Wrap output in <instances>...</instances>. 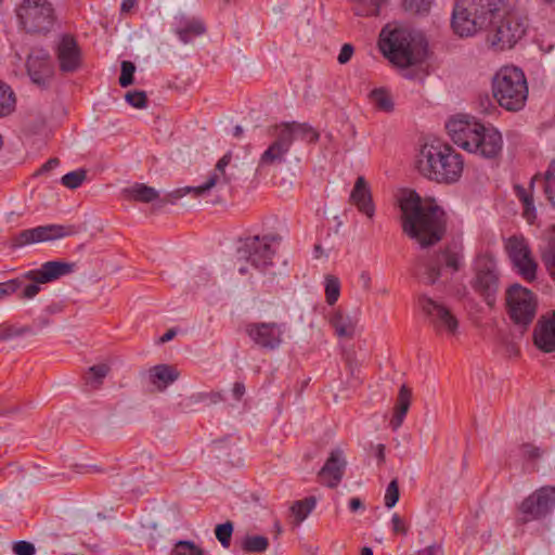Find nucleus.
Segmentation results:
<instances>
[{
	"label": "nucleus",
	"mask_w": 555,
	"mask_h": 555,
	"mask_svg": "<svg viewBox=\"0 0 555 555\" xmlns=\"http://www.w3.org/2000/svg\"><path fill=\"white\" fill-rule=\"evenodd\" d=\"M403 232L418 243H438L447 231V215L435 202H424L414 190L398 198Z\"/></svg>",
	"instance_id": "obj_1"
},
{
	"label": "nucleus",
	"mask_w": 555,
	"mask_h": 555,
	"mask_svg": "<svg viewBox=\"0 0 555 555\" xmlns=\"http://www.w3.org/2000/svg\"><path fill=\"white\" fill-rule=\"evenodd\" d=\"M378 47L390 63L401 68L421 63L427 53V42L422 34L391 24L382 29Z\"/></svg>",
	"instance_id": "obj_2"
},
{
	"label": "nucleus",
	"mask_w": 555,
	"mask_h": 555,
	"mask_svg": "<svg viewBox=\"0 0 555 555\" xmlns=\"http://www.w3.org/2000/svg\"><path fill=\"white\" fill-rule=\"evenodd\" d=\"M415 168L431 181L451 184L462 177L464 162L449 144L426 143L416 155Z\"/></svg>",
	"instance_id": "obj_3"
},
{
	"label": "nucleus",
	"mask_w": 555,
	"mask_h": 555,
	"mask_svg": "<svg viewBox=\"0 0 555 555\" xmlns=\"http://www.w3.org/2000/svg\"><path fill=\"white\" fill-rule=\"evenodd\" d=\"M273 138L267 150L260 155L257 171L286 163L292 145L296 139L315 143L320 133L307 122L285 121L269 128Z\"/></svg>",
	"instance_id": "obj_4"
},
{
	"label": "nucleus",
	"mask_w": 555,
	"mask_h": 555,
	"mask_svg": "<svg viewBox=\"0 0 555 555\" xmlns=\"http://www.w3.org/2000/svg\"><path fill=\"white\" fill-rule=\"evenodd\" d=\"M462 245H421L415 263V275L420 282L434 285L444 269L452 274L464 266Z\"/></svg>",
	"instance_id": "obj_5"
},
{
	"label": "nucleus",
	"mask_w": 555,
	"mask_h": 555,
	"mask_svg": "<svg viewBox=\"0 0 555 555\" xmlns=\"http://www.w3.org/2000/svg\"><path fill=\"white\" fill-rule=\"evenodd\" d=\"M513 0H459L452 14V28L460 37H473L488 27L498 11Z\"/></svg>",
	"instance_id": "obj_6"
},
{
	"label": "nucleus",
	"mask_w": 555,
	"mask_h": 555,
	"mask_svg": "<svg viewBox=\"0 0 555 555\" xmlns=\"http://www.w3.org/2000/svg\"><path fill=\"white\" fill-rule=\"evenodd\" d=\"M518 0L498 11L491 21L487 43L495 51L514 48L526 35L528 18L517 10Z\"/></svg>",
	"instance_id": "obj_7"
},
{
	"label": "nucleus",
	"mask_w": 555,
	"mask_h": 555,
	"mask_svg": "<svg viewBox=\"0 0 555 555\" xmlns=\"http://www.w3.org/2000/svg\"><path fill=\"white\" fill-rule=\"evenodd\" d=\"M492 94L504 109L521 111L529 94L525 73L516 66L501 67L492 78Z\"/></svg>",
	"instance_id": "obj_8"
},
{
	"label": "nucleus",
	"mask_w": 555,
	"mask_h": 555,
	"mask_svg": "<svg viewBox=\"0 0 555 555\" xmlns=\"http://www.w3.org/2000/svg\"><path fill=\"white\" fill-rule=\"evenodd\" d=\"M417 304L438 337L454 340L460 335V320L450 307L427 295H420Z\"/></svg>",
	"instance_id": "obj_9"
},
{
	"label": "nucleus",
	"mask_w": 555,
	"mask_h": 555,
	"mask_svg": "<svg viewBox=\"0 0 555 555\" xmlns=\"http://www.w3.org/2000/svg\"><path fill=\"white\" fill-rule=\"evenodd\" d=\"M15 13L23 28L31 34H47L55 22L54 9L49 0H22Z\"/></svg>",
	"instance_id": "obj_10"
},
{
	"label": "nucleus",
	"mask_w": 555,
	"mask_h": 555,
	"mask_svg": "<svg viewBox=\"0 0 555 555\" xmlns=\"http://www.w3.org/2000/svg\"><path fill=\"white\" fill-rule=\"evenodd\" d=\"M506 306L509 318L519 325L532 322L537 312V298L528 288L514 284L506 292Z\"/></svg>",
	"instance_id": "obj_11"
},
{
	"label": "nucleus",
	"mask_w": 555,
	"mask_h": 555,
	"mask_svg": "<svg viewBox=\"0 0 555 555\" xmlns=\"http://www.w3.org/2000/svg\"><path fill=\"white\" fill-rule=\"evenodd\" d=\"M73 263L62 262V261H48L44 262L39 269L27 271L20 278L23 280H28L31 283L26 285L23 288L21 294V298L31 299L39 292V284H46L52 282L63 275H66L73 271Z\"/></svg>",
	"instance_id": "obj_12"
},
{
	"label": "nucleus",
	"mask_w": 555,
	"mask_h": 555,
	"mask_svg": "<svg viewBox=\"0 0 555 555\" xmlns=\"http://www.w3.org/2000/svg\"><path fill=\"white\" fill-rule=\"evenodd\" d=\"M473 289L490 304V298L499 289V272L492 256L480 255L475 260V276L470 282Z\"/></svg>",
	"instance_id": "obj_13"
},
{
	"label": "nucleus",
	"mask_w": 555,
	"mask_h": 555,
	"mask_svg": "<svg viewBox=\"0 0 555 555\" xmlns=\"http://www.w3.org/2000/svg\"><path fill=\"white\" fill-rule=\"evenodd\" d=\"M555 506V486L537 489L519 504L521 522L545 517Z\"/></svg>",
	"instance_id": "obj_14"
},
{
	"label": "nucleus",
	"mask_w": 555,
	"mask_h": 555,
	"mask_svg": "<svg viewBox=\"0 0 555 555\" xmlns=\"http://www.w3.org/2000/svg\"><path fill=\"white\" fill-rule=\"evenodd\" d=\"M446 128L452 142L469 152L472 147L477 146L475 142L479 138L478 133L482 129V124L475 118L459 115L451 118Z\"/></svg>",
	"instance_id": "obj_15"
},
{
	"label": "nucleus",
	"mask_w": 555,
	"mask_h": 555,
	"mask_svg": "<svg viewBox=\"0 0 555 555\" xmlns=\"http://www.w3.org/2000/svg\"><path fill=\"white\" fill-rule=\"evenodd\" d=\"M27 74L33 83L38 87H47L54 75V67L48 51L33 49L26 62Z\"/></svg>",
	"instance_id": "obj_16"
},
{
	"label": "nucleus",
	"mask_w": 555,
	"mask_h": 555,
	"mask_svg": "<svg viewBox=\"0 0 555 555\" xmlns=\"http://www.w3.org/2000/svg\"><path fill=\"white\" fill-rule=\"evenodd\" d=\"M232 160V152H227L216 164L214 171L209 175L207 181L198 186H186L175 191L176 197H182L188 193H194L195 196H202L210 191L217 184H229L232 177L227 173L225 168Z\"/></svg>",
	"instance_id": "obj_17"
},
{
	"label": "nucleus",
	"mask_w": 555,
	"mask_h": 555,
	"mask_svg": "<svg viewBox=\"0 0 555 555\" xmlns=\"http://www.w3.org/2000/svg\"><path fill=\"white\" fill-rule=\"evenodd\" d=\"M246 334L258 346L275 349L282 344L281 325L274 322H255L246 325Z\"/></svg>",
	"instance_id": "obj_18"
},
{
	"label": "nucleus",
	"mask_w": 555,
	"mask_h": 555,
	"mask_svg": "<svg viewBox=\"0 0 555 555\" xmlns=\"http://www.w3.org/2000/svg\"><path fill=\"white\" fill-rule=\"evenodd\" d=\"M75 233L74 227L49 224L22 231L13 243H46L67 238Z\"/></svg>",
	"instance_id": "obj_19"
},
{
	"label": "nucleus",
	"mask_w": 555,
	"mask_h": 555,
	"mask_svg": "<svg viewBox=\"0 0 555 555\" xmlns=\"http://www.w3.org/2000/svg\"><path fill=\"white\" fill-rule=\"evenodd\" d=\"M55 54L62 73L77 72L82 65L80 48L76 39L69 35L62 36Z\"/></svg>",
	"instance_id": "obj_20"
},
{
	"label": "nucleus",
	"mask_w": 555,
	"mask_h": 555,
	"mask_svg": "<svg viewBox=\"0 0 555 555\" xmlns=\"http://www.w3.org/2000/svg\"><path fill=\"white\" fill-rule=\"evenodd\" d=\"M508 256L518 274L528 282L537 278L538 263L528 245H508Z\"/></svg>",
	"instance_id": "obj_21"
},
{
	"label": "nucleus",
	"mask_w": 555,
	"mask_h": 555,
	"mask_svg": "<svg viewBox=\"0 0 555 555\" xmlns=\"http://www.w3.org/2000/svg\"><path fill=\"white\" fill-rule=\"evenodd\" d=\"M478 139L476 140V147H472L469 153L479 154L485 158H495L498 157L503 149V138L501 132L494 128L493 126H483L482 129L478 133Z\"/></svg>",
	"instance_id": "obj_22"
},
{
	"label": "nucleus",
	"mask_w": 555,
	"mask_h": 555,
	"mask_svg": "<svg viewBox=\"0 0 555 555\" xmlns=\"http://www.w3.org/2000/svg\"><path fill=\"white\" fill-rule=\"evenodd\" d=\"M346 461L343 451L339 449L333 450L319 472L321 482L328 488L337 487L343 479Z\"/></svg>",
	"instance_id": "obj_23"
},
{
	"label": "nucleus",
	"mask_w": 555,
	"mask_h": 555,
	"mask_svg": "<svg viewBox=\"0 0 555 555\" xmlns=\"http://www.w3.org/2000/svg\"><path fill=\"white\" fill-rule=\"evenodd\" d=\"M349 201L354 205L359 212L369 219L375 215V205L373 202L371 188L364 177L359 176L350 193Z\"/></svg>",
	"instance_id": "obj_24"
},
{
	"label": "nucleus",
	"mask_w": 555,
	"mask_h": 555,
	"mask_svg": "<svg viewBox=\"0 0 555 555\" xmlns=\"http://www.w3.org/2000/svg\"><path fill=\"white\" fill-rule=\"evenodd\" d=\"M533 341L543 352L555 350V310L538 321L533 331Z\"/></svg>",
	"instance_id": "obj_25"
},
{
	"label": "nucleus",
	"mask_w": 555,
	"mask_h": 555,
	"mask_svg": "<svg viewBox=\"0 0 555 555\" xmlns=\"http://www.w3.org/2000/svg\"><path fill=\"white\" fill-rule=\"evenodd\" d=\"M330 323L339 338L351 339L356 334L358 319L337 309L331 314Z\"/></svg>",
	"instance_id": "obj_26"
},
{
	"label": "nucleus",
	"mask_w": 555,
	"mask_h": 555,
	"mask_svg": "<svg viewBox=\"0 0 555 555\" xmlns=\"http://www.w3.org/2000/svg\"><path fill=\"white\" fill-rule=\"evenodd\" d=\"M412 390L405 385H401L393 406V416L390 420V426L397 430L403 423L404 417L411 406Z\"/></svg>",
	"instance_id": "obj_27"
},
{
	"label": "nucleus",
	"mask_w": 555,
	"mask_h": 555,
	"mask_svg": "<svg viewBox=\"0 0 555 555\" xmlns=\"http://www.w3.org/2000/svg\"><path fill=\"white\" fill-rule=\"evenodd\" d=\"M179 372L171 365L158 364L150 370L151 383L158 389L165 390L168 385L177 380Z\"/></svg>",
	"instance_id": "obj_28"
},
{
	"label": "nucleus",
	"mask_w": 555,
	"mask_h": 555,
	"mask_svg": "<svg viewBox=\"0 0 555 555\" xmlns=\"http://www.w3.org/2000/svg\"><path fill=\"white\" fill-rule=\"evenodd\" d=\"M539 179H540V176L535 175L531 179V182H530V185L528 189H526L519 184H516L514 186L516 196L522 203V206H524L522 215L529 223H532L537 218V210L533 206V199H532V188H533L534 182Z\"/></svg>",
	"instance_id": "obj_29"
},
{
	"label": "nucleus",
	"mask_w": 555,
	"mask_h": 555,
	"mask_svg": "<svg viewBox=\"0 0 555 555\" xmlns=\"http://www.w3.org/2000/svg\"><path fill=\"white\" fill-rule=\"evenodd\" d=\"M206 27L201 20H188L184 25L177 28L176 34L183 43H189L194 37L205 34Z\"/></svg>",
	"instance_id": "obj_30"
},
{
	"label": "nucleus",
	"mask_w": 555,
	"mask_h": 555,
	"mask_svg": "<svg viewBox=\"0 0 555 555\" xmlns=\"http://www.w3.org/2000/svg\"><path fill=\"white\" fill-rule=\"evenodd\" d=\"M315 503L317 500L314 496H309L293 503L291 506V513L295 517L296 525H299L308 517L314 508Z\"/></svg>",
	"instance_id": "obj_31"
},
{
	"label": "nucleus",
	"mask_w": 555,
	"mask_h": 555,
	"mask_svg": "<svg viewBox=\"0 0 555 555\" xmlns=\"http://www.w3.org/2000/svg\"><path fill=\"white\" fill-rule=\"evenodd\" d=\"M353 4V12L358 16L378 15L385 0H349Z\"/></svg>",
	"instance_id": "obj_32"
},
{
	"label": "nucleus",
	"mask_w": 555,
	"mask_h": 555,
	"mask_svg": "<svg viewBox=\"0 0 555 555\" xmlns=\"http://www.w3.org/2000/svg\"><path fill=\"white\" fill-rule=\"evenodd\" d=\"M111 366L107 363L92 365L86 373V383L92 388L98 389L103 384V379L107 376Z\"/></svg>",
	"instance_id": "obj_33"
},
{
	"label": "nucleus",
	"mask_w": 555,
	"mask_h": 555,
	"mask_svg": "<svg viewBox=\"0 0 555 555\" xmlns=\"http://www.w3.org/2000/svg\"><path fill=\"white\" fill-rule=\"evenodd\" d=\"M370 100H371L372 104L379 111L387 112V113L393 111L392 96L384 88H378V89L372 90L370 93Z\"/></svg>",
	"instance_id": "obj_34"
},
{
	"label": "nucleus",
	"mask_w": 555,
	"mask_h": 555,
	"mask_svg": "<svg viewBox=\"0 0 555 555\" xmlns=\"http://www.w3.org/2000/svg\"><path fill=\"white\" fill-rule=\"evenodd\" d=\"M129 193L134 201L142 203H151L158 197V192L145 184H135L129 190Z\"/></svg>",
	"instance_id": "obj_35"
},
{
	"label": "nucleus",
	"mask_w": 555,
	"mask_h": 555,
	"mask_svg": "<svg viewBox=\"0 0 555 555\" xmlns=\"http://www.w3.org/2000/svg\"><path fill=\"white\" fill-rule=\"evenodd\" d=\"M269 546V541L263 535H246L242 541V548L247 553H262Z\"/></svg>",
	"instance_id": "obj_36"
},
{
	"label": "nucleus",
	"mask_w": 555,
	"mask_h": 555,
	"mask_svg": "<svg viewBox=\"0 0 555 555\" xmlns=\"http://www.w3.org/2000/svg\"><path fill=\"white\" fill-rule=\"evenodd\" d=\"M543 182L546 198L555 207V158L548 165L543 176Z\"/></svg>",
	"instance_id": "obj_37"
},
{
	"label": "nucleus",
	"mask_w": 555,
	"mask_h": 555,
	"mask_svg": "<svg viewBox=\"0 0 555 555\" xmlns=\"http://www.w3.org/2000/svg\"><path fill=\"white\" fill-rule=\"evenodd\" d=\"M15 104L14 94L9 86L0 81V116L10 114Z\"/></svg>",
	"instance_id": "obj_38"
},
{
	"label": "nucleus",
	"mask_w": 555,
	"mask_h": 555,
	"mask_svg": "<svg viewBox=\"0 0 555 555\" xmlns=\"http://www.w3.org/2000/svg\"><path fill=\"white\" fill-rule=\"evenodd\" d=\"M285 237L278 232H270L262 236L259 234H249L244 233L235 238L237 243H258L263 241V243H275L279 241H283Z\"/></svg>",
	"instance_id": "obj_39"
},
{
	"label": "nucleus",
	"mask_w": 555,
	"mask_h": 555,
	"mask_svg": "<svg viewBox=\"0 0 555 555\" xmlns=\"http://www.w3.org/2000/svg\"><path fill=\"white\" fill-rule=\"evenodd\" d=\"M340 295L339 280L334 275L325 276V299L328 305H334Z\"/></svg>",
	"instance_id": "obj_40"
},
{
	"label": "nucleus",
	"mask_w": 555,
	"mask_h": 555,
	"mask_svg": "<svg viewBox=\"0 0 555 555\" xmlns=\"http://www.w3.org/2000/svg\"><path fill=\"white\" fill-rule=\"evenodd\" d=\"M87 179V171L85 169H78L64 175L61 182L64 186L70 190L79 188Z\"/></svg>",
	"instance_id": "obj_41"
},
{
	"label": "nucleus",
	"mask_w": 555,
	"mask_h": 555,
	"mask_svg": "<svg viewBox=\"0 0 555 555\" xmlns=\"http://www.w3.org/2000/svg\"><path fill=\"white\" fill-rule=\"evenodd\" d=\"M543 450L530 442L522 443L519 447V455L524 461L534 463L543 456Z\"/></svg>",
	"instance_id": "obj_42"
},
{
	"label": "nucleus",
	"mask_w": 555,
	"mask_h": 555,
	"mask_svg": "<svg viewBox=\"0 0 555 555\" xmlns=\"http://www.w3.org/2000/svg\"><path fill=\"white\" fill-rule=\"evenodd\" d=\"M232 532L233 524L231 521L218 525L215 530L216 537L223 547H229Z\"/></svg>",
	"instance_id": "obj_43"
},
{
	"label": "nucleus",
	"mask_w": 555,
	"mask_h": 555,
	"mask_svg": "<svg viewBox=\"0 0 555 555\" xmlns=\"http://www.w3.org/2000/svg\"><path fill=\"white\" fill-rule=\"evenodd\" d=\"M175 555H204L203 550L191 541H179L175 545Z\"/></svg>",
	"instance_id": "obj_44"
},
{
	"label": "nucleus",
	"mask_w": 555,
	"mask_h": 555,
	"mask_svg": "<svg viewBox=\"0 0 555 555\" xmlns=\"http://www.w3.org/2000/svg\"><path fill=\"white\" fill-rule=\"evenodd\" d=\"M399 496H400V492H399V482H398V479L395 478L392 479L387 489H386V493H385V505L388 507V508H391L393 507L398 501H399Z\"/></svg>",
	"instance_id": "obj_45"
},
{
	"label": "nucleus",
	"mask_w": 555,
	"mask_h": 555,
	"mask_svg": "<svg viewBox=\"0 0 555 555\" xmlns=\"http://www.w3.org/2000/svg\"><path fill=\"white\" fill-rule=\"evenodd\" d=\"M135 72V66L130 61L121 62V74L119 77V83L121 87L126 88L133 83V74Z\"/></svg>",
	"instance_id": "obj_46"
},
{
	"label": "nucleus",
	"mask_w": 555,
	"mask_h": 555,
	"mask_svg": "<svg viewBox=\"0 0 555 555\" xmlns=\"http://www.w3.org/2000/svg\"><path fill=\"white\" fill-rule=\"evenodd\" d=\"M26 332V328L16 327L9 323H2L0 324V340H9L14 337L21 336Z\"/></svg>",
	"instance_id": "obj_47"
},
{
	"label": "nucleus",
	"mask_w": 555,
	"mask_h": 555,
	"mask_svg": "<svg viewBox=\"0 0 555 555\" xmlns=\"http://www.w3.org/2000/svg\"><path fill=\"white\" fill-rule=\"evenodd\" d=\"M431 0H402V5L406 11L423 13L429 10Z\"/></svg>",
	"instance_id": "obj_48"
},
{
	"label": "nucleus",
	"mask_w": 555,
	"mask_h": 555,
	"mask_svg": "<svg viewBox=\"0 0 555 555\" xmlns=\"http://www.w3.org/2000/svg\"><path fill=\"white\" fill-rule=\"evenodd\" d=\"M126 101L135 108H144L147 104L144 91H130L125 95Z\"/></svg>",
	"instance_id": "obj_49"
},
{
	"label": "nucleus",
	"mask_w": 555,
	"mask_h": 555,
	"mask_svg": "<svg viewBox=\"0 0 555 555\" xmlns=\"http://www.w3.org/2000/svg\"><path fill=\"white\" fill-rule=\"evenodd\" d=\"M542 260L550 275L555 279V245H548L542 253Z\"/></svg>",
	"instance_id": "obj_50"
},
{
	"label": "nucleus",
	"mask_w": 555,
	"mask_h": 555,
	"mask_svg": "<svg viewBox=\"0 0 555 555\" xmlns=\"http://www.w3.org/2000/svg\"><path fill=\"white\" fill-rule=\"evenodd\" d=\"M22 287V281L20 279H13L3 283H0V300L5 296L16 293Z\"/></svg>",
	"instance_id": "obj_51"
},
{
	"label": "nucleus",
	"mask_w": 555,
	"mask_h": 555,
	"mask_svg": "<svg viewBox=\"0 0 555 555\" xmlns=\"http://www.w3.org/2000/svg\"><path fill=\"white\" fill-rule=\"evenodd\" d=\"M12 550L15 555H35V545L28 541H17L13 543Z\"/></svg>",
	"instance_id": "obj_52"
},
{
	"label": "nucleus",
	"mask_w": 555,
	"mask_h": 555,
	"mask_svg": "<svg viewBox=\"0 0 555 555\" xmlns=\"http://www.w3.org/2000/svg\"><path fill=\"white\" fill-rule=\"evenodd\" d=\"M392 530L395 533L405 535L408 533L409 527L406 522L398 515L393 514L391 518Z\"/></svg>",
	"instance_id": "obj_53"
},
{
	"label": "nucleus",
	"mask_w": 555,
	"mask_h": 555,
	"mask_svg": "<svg viewBox=\"0 0 555 555\" xmlns=\"http://www.w3.org/2000/svg\"><path fill=\"white\" fill-rule=\"evenodd\" d=\"M353 54V47L349 43H345L338 54L337 61L339 64H346L350 61Z\"/></svg>",
	"instance_id": "obj_54"
},
{
	"label": "nucleus",
	"mask_w": 555,
	"mask_h": 555,
	"mask_svg": "<svg viewBox=\"0 0 555 555\" xmlns=\"http://www.w3.org/2000/svg\"><path fill=\"white\" fill-rule=\"evenodd\" d=\"M60 165V159L56 157L50 158L47 163H44L39 170L35 173L36 176L48 173L49 171L55 169Z\"/></svg>",
	"instance_id": "obj_55"
},
{
	"label": "nucleus",
	"mask_w": 555,
	"mask_h": 555,
	"mask_svg": "<svg viewBox=\"0 0 555 555\" xmlns=\"http://www.w3.org/2000/svg\"><path fill=\"white\" fill-rule=\"evenodd\" d=\"M233 395L234 397L240 400L244 393H245V386L242 383H235L233 386Z\"/></svg>",
	"instance_id": "obj_56"
},
{
	"label": "nucleus",
	"mask_w": 555,
	"mask_h": 555,
	"mask_svg": "<svg viewBox=\"0 0 555 555\" xmlns=\"http://www.w3.org/2000/svg\"><path fill=\"white\" fill-rule=\"evenodd\" d=\"M349 507H350V509L352 512H357L359 509L364 508V505H363L362 501L359 498H352L349 501Z\"/></svg>",
	"instance_id": "obj_57"
},
{
	"label": "nucleus",
	"mask_w": 555,
	"mask_h": 555,
	"mask_svg": "<svg viewBox=\"0 0 555 555\" xmlns=\"http://www.w3.org/2000/svg\"><path fill=\"white\" fill-rule=\"evenodd\" d=\"M376 456L378 459V463L379 464H384L385 463V444L383 443H379L376 446Z\"/></svg>",
	"instance_id": "obj_58"
},
{
	"label": "nucleus",
	"mask_w": 555,
	"mask_h": 555,
	"mask_svg": "<svg viewBox=\"0 0 555 555\" xmlns=\"http://www.w3.org/2000/svg\"><path fill=\"white\" fill-rule=\"evenodd\" d=\"M135 5V0H122L120 5V11L122 13H128Z\"/></svg>",
	"instance_id": "obj_59"
},
{
	"label": "nucleus",
	"mask_w": 555,
	"mask_h": 555,
	"mask_svg": "<svg viewBox=\"0 0 555 555\" xmlns=\"http://www.w3.org/2000/svg\"><path fill=\"white\" fill-rule=\"evenodd\" d=\"M175 336H176V331L170 328L159 338V343H162V344L167 343V341L171 340Z\"/></svg>",
	"instance_id": "obj_60"
},
{
	"label": "nucleus",
	"mask_w": 555,
	"mask_h": 555,
	"mask_svg": "<svg viewBox=\"0 0 555 555\" xmlns=\"http://www.w3.org/2000/svg\"><path fill=\"white\" fill-rule=\"evenodd\" d=\"M545 238L548 243H555V225H551L545 232Z\"/></svg>",
	"instance_id": "obj_61"
},
{
	"label": "nucleus",
	"mask_w": 555,
	"mask_h": 555,
	"mask_svg": "<svg viewBox=\"0 0 555 555\" xmlns=\"http://www.w3.org/2000/svg\"><path fill=\"white\" fill-rule=\"evenodd\" d=\"M324 255L323 250H322V246L321 245H315L314 246V254H313V257L315 259H320L322 256Z\"/></svg>",
	"instance_id": "obj_62"
},
{
	"label": "nucleus",
	"mask_w": 555,
	"mask_h": 555,
	"mask_svg": "<svg viewBox=\"0 0 555 555\" xmlns=\"http://www.w3.org/2000/svg\"><path fill=\"white\" fill-rule=\"evenodd\" d=\"M434 548L431 546L425 547L424 550L418 551L415 555H433Z\"/></svg>",
	"instance_id": "obj_63"
},
{
	"label": "nucleus",
	"mask_w": 555,
	"mask_h": 555,
	"mask_svg": "<svg viewBox=\"0 0 555 555\" xmlns=\"http://www.w3.org/2000/svg\"><path fill=\"white\" fill-rule=\"evenodd\" d=\"M361 555H373V551L371 547H363L361 551Z\"/></svg>",
	"instance_id": "obj_64"
}]
</instances>
